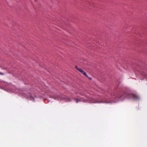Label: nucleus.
<instances>
[{
  "label": "nucleus",
  "mask_w": 147,
  "mask_h": 147,
  "mask_svg": "<svg viewBox=\"0 0 147 147\" xmlns=\"http://www.w3.org/2000/svg\"><path fill=\"white\" fill-rule=\"evenodd\" d=\"M129 96L131 98L135 100H138L140 98L139 96L137 95L136 94H131Z\"/></svg>",
  "instance_id": "f257e3e1"
},
{
  "label": "nucleus",
  "mask_w": 147,
  "mask_h": 147,
  "mask_svg": "<svg viewBox=\"0 0 147 147\" xmlns=\"http://www.w3.org/2000/svg\"><path fill=\"white\" fill-rule=\"evenodd\" d=\"M90 102L91 103H102L104 102L102 101H99L96 100L94 99L93 98H92L91 100L90 101Z\"/></svg>",
  "instance_id": "f03ea898"
},
{
  "label": "nucleus",
  "mask_w": 147,
  "mask_h": 147,
  "mask_svg": "<svg viewBox=\"0 0 147 147\" xmlns=\"http://www.w3.org/2000/svg\"><path fill=\"white\" fill-rule=\"evenodd\" d=\"M80 72H81L82 74H84V76L88 77V76L87 75L86 73L83 70H82Z\"/></svg>",
  "instance_id": "7ed1b4c3"
},
{
  "label": "nucleus",
  "mask_w": 147,
  "mask_h": 147,
  "mask_svg": "<svg viewBox=\"0 0 147 147\" xmlns=\"http://www.w3.org/2000/svg\"><path fill=\"white\" fill-rule=\"evenodd\" d=\"M74 99L77 103H78L79 102H80L81 101V100H79L78 99Z\"/></svg>",
  "instance_id": "20e7f679"
},
{
  "label": "nucleus",
  "mask_w": 147,
  "mask_h": 147,
  "mask_svg": "<svg viewBox=\"0 0 147 147\" xmlns=\"http://www.w3.org/2000/svg\"><path fill=\"white\" fill-rule=\"evenodd\" d=\"M71 99L67 97L66 98V101L67 102H70L71 101Z\"/></svg>",
  "instance_id": "39448f33"
},
{
  "label": "nucleus",
  "mask_w": 147,
  "mask_h": 147,
  "mask_svg": "<svg viewBox=\"0 0 147 147\" xmlns=\"http://www.w3.org/2000/svg\"><path fill=\"white\" fill-rule=\"evenodd\" d=\"M77 70L80 72H81V71L82 70V69L80 68H79Z\"/></svg>",
  "instance_id": "423d86ee"
},
{
  "label": "nucleus",
  "mask_w": 147,
  "mask_h": 147,
  "mask_svg": "<svg viewBox=\"0 0 147 147\" xmlns=\"http://www.w3.org/2000/svg\"><path fill=\"white\" fill-rule=\"evenodd\" d=\"M144 77L147 79V73L145 74H144Z\"/></svg>",
  "instance_id": "0eeeda50"
},
{
  "label": "nucleus",
  "mask_w": 147,
  "mask_h": 147,
  "mask_svg": "<svg viewBox=\"0 0 147 147\" xmlns=\"http://www.w3.org/2000/svg\"><path fill=\"white\" fill-rule=\"evenodd\" d=\"M75 68L77 70L79 68L78 67V66L77 65L75 66Z\"/></svg>",
  "instance_id": "6e6552de"
},
{
  "label": "nucleus",
  "mask_w": 147,
  "mask_h": 147,
  "mask_svg": "<svg viewBox=\"0 0 147 147\" xmlns=\"http://www.w3.org/2000/svg\"><path fill=\"white\" fill-rule=\"evenodd\" d=\"M30 97L31 98V99L32 98V99H33V97L31 95H30Z\"/></svg>",
  "instance_id": "1a4fd4ad"
},
{
  "label": "nucleus",
  "mask_w": 147,
  "mask_h": 147,
  "mask_svg": "<svg viewBox=\"0 0 147 147\" xmlns=\"http://www.w3.org/2000/svg\"><path fill=\"white\" fill-rule=\"evenodd\" d=\"M4 74L3 73H0V75H3Z\"/></svg>",
  "instance_id": "9d476101"
},
{
  "label": "nucleus",
  "mask_w": 147,
  "mask_h": 147,
  "mask_svg": "<svg viewBox=\"0 0 147 147\" xmlns=\"http://www.w3.org/2000/svg\"><path fill=\"white\" fill-rule=\"evenodd\" d=\"M122 97V96H120V97H118V98H121V97Z\"/></svg>",
  "instance_id": "9b49d317"
},
{
  "label": "nucleus",
  "mask_w": 147,
  "mask_h": 147,
  "mask_svg": "<svg viewBox=\"0 0 147 147\" xmlns=\"http://www.w3.org/2000/svg\"><path fill=\"white\" fill-rule=\"evenodd\" d=\"M59 98V97H58L57 98Z\"/></svg>",
  "instance_id": "f8f14e48"
},
{
  "label": "nucleus",
  "mask_w": 147,
  "mask_h": 147,
  "mask_svg": "<svg viewBox=\"0 0 147 147\" xmlns=\"http://www.w3.org/2000/svg\"><path fill=\"white\" fill-rule=\"evenodd\" d=\"M107 103H109V102H106Z\"/></svg>",
  "instance_id": "ddd939ff"
}]
</instances>
